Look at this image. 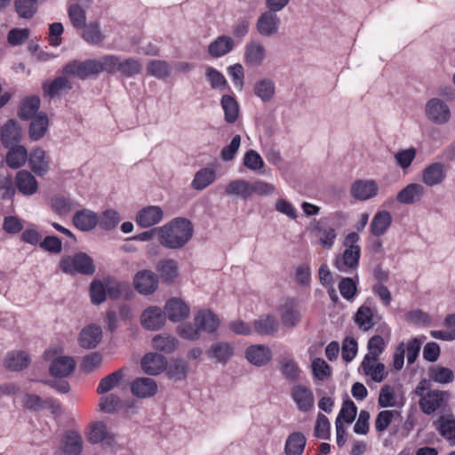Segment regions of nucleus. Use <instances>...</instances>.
Listing matches in <instances>:
<instances>
[{"mask_svg": "<svg viewBox=\"0 0 455 455\" xmlns=\"http://www.w3.org/2000/svg\"><path fill=\"white\" fill-rule=\"evenodd\" d=\"M120 220L119 213L116 210L108 209L99 217L98 224L102 229L111 230L117 226Z\"/></svg>", "mask_w": 455, "mask_h": 455, "instance_id": "obj_59", "label": "nucleus"}, {"mask_svg": "<svg viewBox=\"0 0 455 455\" xmlns=\"http://www.w3.org/2000/svg\"><path fill=\"white\" fill-rule=\"evenodd\" d=\"M392 224V215L387 211H379L373 216L371 224V234L375 237H380L387 233Z\"/></svg>", "mask_w": 455, "mask_h": 455, "instance_id": "obj_31", "label": "nucleus"}, {"mask_svg": "<svg viewBox=\"0 0 455 455\" xmlns=\"http://www.w3.org/2000/svg\"><path fill=\"white\" fill-rule=\"evenodd\" d=\"M81 30V37L91 45H101L106 39V36L100 28V24L97 20L86 23L85 27Z\"/></svg>", "mask_w": 455, "mask_h": 455, "instance_id": "obj_33", "label": "nucleus"}, {"mask_svg": "<svg viewBox=\"0 0 455 455\" xmlns=\"http://www.w3.org/2000/svg\"><path fill=\"white\" fill-rule=\"evenodd\" d=\"M194 228L186 218H174L164 226L157 228L159 243L172 250L183 248L192 238Z\"/></svg>", "mask_w": 455, "mask_h": 455, "instance_id": "obj_2", "label": "nucleus"}, {"mask_svg": "<svg viewBox=\"0 0 455 455\" xmlns=\"http://www.w3.org/2000/svg\"><path fill=\"white\" fill-rule=\"evenodd\" d=\"M245 358L257 367L267 365L273 358V353L269 347L263 344L251 345L245 349Z\"/></svg>", "mask_w": 455, "mask_h": 455, "instance_id": "obj_15", "label": "nucleus"}, {"mask_svg": "<svg viewBox=\"0 0 455 455\" xmlns=\"http://www.w3.org/2000/svg\"><path fill=\"white\" fill-rule=\"evenodd\" d=\"M279 310L282 323L287 328L295 327L301 320L300 312L292 299H287Z\"/></svg>", "mask_w": 455, "mask_h": 455, "instance_id": "obj_29", "label": "nucleus"}, {"mask_svg": "<svg viewBox=\"0 0 455 455\" xmlns=\"http://www.w3.org/2000/svg\"><path fill=\"white\" fill-rule=\"evenodd\" d=\"M235 41L228 36H219L208 45V54L215 59L230 53L235 49Z\"/></svg>", "mask_w": 455, "mask_h": 455, "instance_id": "obj_27", "label": "nucleus"}, {"mask_svg": "<svg viewBox=\"0 0 455 455\" xmlns=\"http://www.w3.org/2000/svg\"><path fill=\"white\" fill-rule=\"evenodd\" d=\"M51 207L59 216H67L78 207V204L68 196L56 195L51 199Z\"/></svg>", "mask_w": 455, "mask_h": 455, "instance_id": "obj_40", "label": "nucleus"}, {"mask_svg": "<svg viewBox=\"0 0 455 455\" xmlns=\"http://www.w3.org/2000/svg\"><path fill=\"white\" fill-rule=\"evenodd\" d=\"M251 183L245 180H235L230 181L225 188L228 196H238L247 199L251 196Z\"/></svg>", "mask_w": 455, "mask_h": 455, "instance_id": "obj_43", "label": "nucleus"}, {"mask_svg": "<svg viewBox=\"0 0 455 455\" xmlns=\"http://www.w3.org/2000/svg\"><path fill=\"white\" fill-rule=\"evenodd\" d=\"M71 83L64 76H59L48 84L44 85V92L53 98L59 96L61 92L70 90Z\"/></svg>", "mask_w": 455, "mask_h": 455, "instance_id": "obj_54", "label": "nucleus"}, {"mask_svg": "<svg viewBox=\"0 0 455 455\" xmlns=\"http://www.w3.org/2000/svg\"><path fill=\"white\" fill-rule=\"evenodd\" d=\"M28 166L32 172L37 176L45 175L51 166L50 157L41 148H34L28 155Z\"/></svg>", "mask_w": 455, "mask_h": 455, "instance_id": "obj_21", "label": "nucleus"}, {"mask_svg": "<svg viewBox=\"0 0 455 455\" xmlns=\"http://www.w3.org/2000/svg\"><path fill=\"white\" fill-rule=\"evenodd\" d=\"M142 65L134 58H120L119 73L127 77L134 76L141 72Z\"/></svg>", "mask_w": 455, "mask_h": 455, "instance_id": "obj_58", "label": "nucleus"}, {"mask_svg": "<svg viewBox=\"0 0 455 455\" xmlns=\"http://www.w3.org/2000/svg\"><path fill=\"white\" fill-rule=\"evenodd\" d=\"M59 266L62 272L71 275H91L95 272L93 259L84 252L63 256Z\"/></svg>", "mask_w": 455, "mask_h": 455, "instance_id": "obj_4", "label": "nucleus"}, {"mask_svg": "<svg viewBox=\"0 0 455 455\" xmlns=\"http://www.w3.org/2000/svg\"><path fill=\"white\" fill-rule=\"evenodd\" d=\"M205 76L214 90H223L226 87L227 80L223 74L212 67H208L205 70Z\"/></svg>", "mask_w": 455, "mask_h": 455, "instance_id": "obj_64", "label": "nucleus"}, {"mask_svg": "<svg viewBox=\"0 0 455 455\" xmlns=\"http://www.w3.org/2000/svg\"><path fill=\"white\" fill-rule=\"evenodd\" d=\"M112 435L108 432L105 423L101 421L94 422L90 427L87 440L91 443H99L104 440H112Z\"/></svg>", "mask_w": 455, "mask_h": 455, "instance_id": "obj_49", "label": "nucleus"}, {"mask_svg": "<svg viewBox=\"0 0 455 455\" xmlns=\"http://www.w3.org/2000/svg\"><path fill=\"white\" fill-rule=\"evenodd\" d=\"M147 70L150 76L158 79H164L170 76L171 66L167 61L154 60L148 62Z\"/></svg>", "mask_w": 455, "mask_h": 455, "instance_id": "obj_56", "label": "nucleus"}, {"mask_svg": "<svg viewBox=\"0 0 455 455\" xmlns=\"http://www.w3.org/2000/svg\"><path fill=\"white\" fill-rule=\"evenodd\" d=\"M430 381L422 379L415 389L419 396V406L426 414H431L443 406L447 399L448 394L443 391L432 390Z\"/></svg>", "mask_w": 455, "mask_h": 455, "instance_id": "obj_3", "label": "nucleus"}, {"mask_svg": "<svg viewBox=\"0 0 455 455\" xmlns=\"http://www.w3.org/2000/svg\"><path fill=\"white\" fill-rule=\"evenodd\" d=\"M164 219V211L160 206L149 205L140 209L135 217L138 226L143 228L158 224Z\"/></svg>", "mask_w": 455, "mask_h": 455, "instance_id": "obj_16", "label": "nucleus"}, {"mask_svg": "<svg viewBox=\"0 0 455 455\" xmlns=\"http://www.w3.org/2000/svg\"><path fill=\"white\" fill-rule=\"evenodd\" d=\"M377 318L375 311L367 304H363L355 314L354 321L360 331L366 332L376 324Z\"/></svg>", "mask_w": 455, "mask_h": 455, "instance_id": "obj_26", "label": "nucleus"}, {"mask_svg": "<svg viewBox=\"0 0 455 455\" xmlns=\"http://www.w3.org/2000/svg\"><path fill=\"white\" fill-rule=\"evenodd\" d=\"M167 366V359L157 353H148L141 359V368L148 375H158L163 372Z\"/></svg>", "mask_w": 455, "mask_h": 455, "instance_id": "obj_25", "label": "nucleus"}, {"mask_svg": "<svg viewBox=\"0 0 455 455\" xmlns=\"http://www.w3.org/2000/svg\"><path fill=\"white\" fill-rule=\"evenodd\" d=\"M15 194L16 187L12 175L0 174V197L4 200H10Z\"/></svg>", "mask_w": 455, "mask_h": 455, "instance_id": "obj_61", "label": "nucleus"}, {"mask_svg": "<svg viewBox=\"0 0 455 455\" xmlns=\"http://www.w3.org/2000/svg\"><path fill=\"white\" fill-rule=\"evenodd\" d=\"M124 378V370L119 369L111 374L108 375L107 377L100 379L98 387L97 392L99 394H105L111 390H113L115 387H116L121 380Z\"/></svg>", "mask_w": 455, "mask_h": 455, "instance_id": "obj_50", "label": "nucleus"}, {"mask_svg": "<svg viewBox=\"0 0 455 455\" xmlns=\"http://www.w3.org/2000/svg\"><path fill=\"white\" fill-rule=\"evenodd\" d=\"M132 394L140 399L154 397L158 392L156 381L148 377L136 378L131 383Z\"/></svg>", "mask_w": 455, "mask_h": 455, "instance_id": "obj_14", "label": "nucleus"}, {"mask_svg": "<svg viewBox=\"0 0 455 455\" xmlns=\"http://www.w3.org/2000/svg\"><path fill=\"white\" fill-rule=\"evenodd\" d=\"M63 73L66 76H76L82 80L90 76L99 74L96 60H87L85 61H70L63 68Z\"/></svg>", "mask_w": 455, "mask_h": 455, "instance_id": "obj_8", "label": "nucleus"}, {"mask_svg": "<svg viewBox=\"0 0 455 455\" xmlns=\"http://www.w3.org/2000/svg\"><path fill=\"white\" fill-rule=\"evenodd\" d=\"M435 426L439 434L447 441L455 444V419L451 416H441Z\"/></svg>", "mask_w": 455, "mask_h": 455, "instance_id": "obj_45", "label": "nucleus"}, {"mask_svg": "<svg viewBox=\"0 0 455 455\" xmlns=\"http://www.w3.org/2000/svg\"><path fill=\"white\" fill-rule=\"evenodd\" d=\"M291 397L295 403L297 409L301 412L311 411L315 404V397L310 387L296 384L291 389Z\"/></svg>", "mask_w": 455, "mask_h": 455, "instance_id": "obj_9", "label": "nucleus"}, {"mask_svg": "<svg viewBox=\"0 0 455 455\" xmlns=\"http://www.w3.org/2000/svg\"><path fill=\"white\" fill-rule=\"evenodd\" d=\"M83 444L82 435L74 430L67 431L61 439V449L67 455H80Z\"/></svg>", "mask_w": 455, "mask_h": 455, "instance_id": "obj_30", "label": "nucleus"}, {"mask_svg": "<svg viewBox=\"0 0 455 455\" xmlns=\"http://www.w3.org/2000/svg\"><path fill=\"white\" fill-rule=\"evenodd\" d=\"M311 243L320 245L325 250L333 247L337 237V231L334 228L327 225L323 220H314L308 228Z\"/></svg>", "mask_w": 455, "mask_h": 455, "instance_id": "obj_5", "label": "nucleus"}, {"mask_svg": "<svg viewBox=\"0 0 455 455\" xmlns=\"http://www.w3.org/2000/svg\"><path fill=\"white\" fill-rule=\"evenodd\" d=\"M361 249H345L340 257L335 260V267L341 272L352 273L359 264Z\"/></svg>", "mask_w": 455, "mask_h": 455, "instance_id": "obj_28", "label": "nucleus"}, {"mask_svg": "<svg viewBox=\"0 0 455 455\" xmlns=\"http://www.w3.org/2000/svg\"><path fill=\"white\" fill-rule=\"evenodd\" d=\"M243 165L251 171L259 172L264 167V161L254 149L248 150L243 159Z\"/></svg>", "mask_w": 455, "mask_h": 455, "instance_id": "obj_63", "label": "nucleus"}, {"mask_svg": "<svg viewBox=\"0 0 455 455\" xmlns=\"http://www.w3.org/2000/svg\"><path fill=\"white\" fill-rule=\"evenodd\" d=\"M378 193L379 186L374 180H356L350 187V195L357 201H367Z\"/></svg>", "mask_w": 455, "mask_h": 455, "instance_id": "obj_12", "label": "nucleus"}, {"mask_svg": "<svg viewBox=\"0 0 455 455\" xmlns=\"http://www.w3.org/2000/svg\"><path fill=\"white\" fill-rule=\"evenodd\" d=\"M102 339V331L100 327L92 324L84 327L79 335V344L84 348L95 347Z\"/></svg>", "mask_w": 455, "mask_h": 455, "instance_id": "obj_36", "label": "nucleus"}, {"mask_svg": "<svg viewBox=\"0 0 455 455\" xmlns=\"http://www.w3.org/2000/svg\"><path fill=\"white\" fill-rule=\"evenodd\" d=\"M307 443V438L301 432L290 434L285 441V455H302Z\"/></svg>", "mask_w": 455, "mask_h": 455, "instance_id": "obj_38", "label": "nucleus"}, {"mask_svg": "<svg viewBox=\"0 0 455 455\" xmlns=\"http://www.w3.org/2000/svg\"><path fill=\"white\" fill-rule=\"evenodd\" d=\"M156 270L164 282H172L179 274L178 265L174 259H163L158 262Z\"/></svg>", "mask_w": 455, "mask_h": 455, "instance_id": "obj_47", "label": "nucleus"}, {"mask_svg": "<svg viewBox=\"0 0 455 455\" xmlns=\"http://www.w3.org/2000/svg\"><path fill=\"white\" fill-rule=\"evenodd\" d=\"M207 356L220 364H227L235 355L233 344L226 341L213 343L206 351Z\"/></svg>", "mask_w": 455, "mask_h": 455, "instance_id": "obj_20", "label": "nucleus"}, {"mask_svg": "<svg viewBox=\"0 0 455 455\" xmlns=\"http://www.w3.org/2000/svg\"><path fill=\"white\" fill-rule=\"evenodd\" d=\"M21 139L22 129L16 120L9 119L0 127V141L4 148L19 144Z\"/></svg>", "mask_w": 455, "mask_h": 455, "instance_id": "obj_17", "label": "nucleus"}, {"mask_svg": "<svg viewBox=\"0 0 455 455\" xmlns=\"http://www.w3.org/2000/svg\"><path fill=\"white\" fill-rule=\"evenodd\" d=\"M99 216L96 212L83 209L76 212L73 224L81 231H91L98 225Z\"/></svg>", "mask_w": 455, "mask_h": 455, "instance_id": "obj_35", "label": "nucleus"}, {"mask_svg": "<svg viewBox=\"0 0 455 455\" xmlns=\"http://www.w3.org/2000/svg\"><path fill=\"white\" fill-rule=\"evenodd\" d=\"M189 312V307L182 299L178 298L170 299L166 302L164 310L165 318H168L173 323L185 320L188 317Z\"/></svg>", "mask_w": 455, "mask_h": 455, "instance_id": "obj_22", "label": "nucleus"}, {"mask_svg": "<svg viewBox=\"0 0 455 455\" xmlns=\"http://www.w3.org/2000/svg\"><path fill=\"white\" fill-rule=\"evenodd\" d=\"M267 57V48L259 41L251 40L244 45L243 58L247 68H259L262 66Z\"/></svg>", "mask_w": 455, "mask_h": 455, "instance_id": "obj_7", "label": "nucleus"}, {"mask_svg": "<svg viewBox=\"0 0 455 455\" xmlns=\"http://www.w3.org/2000/svg\"><path fill=\"white\" fill-rule=\"evenodd\" d=\"M5 155V163L12 169H20L25 165L28 159L27 148L20 144L8 148Z\"/></svg>", "mask_w": 455, "mask_h": 455, "instance_id": "obj_34", "label": "nucleus"}, {"mask_svg": "<svg viewBox=\"0 0 455 455\" xmlns=\"http://www.w3.org/2000/svg\"><path fill=\"white\" fill-rule=\"evenodd\" d=\"M55 353V349L49 348L44 354V357L46 361H52L49 369L50 373L55 377L68 376L74 371L76 367L74 359L70 356H58L53 358Z\"/></svg>", "mask_w": 455, "mask_h": 455, "instance_id": "obj_6", "label": "nucleus"}, {"mask_svg": "<svg viewBox=\"0 0 455 455\" xmlns=\"http://www.w3.org/2000/svg\"><path fill=\"white\" fill-rule=\"evenodd\" d=\"M426 194L424 186L420 183H410L396 195V201L402 204H413L421 201Z\"/></svg>", "mask_w": 455, "mask_h": 455, "instance_id": "obj_23", "label": "nucleus"}, {"mask_svg": "<svg viewBox=\"0 0 455 455\" xmlns=\"http://www.w3.org/2000/svg\"><path fill=\"white\" fill-rule=\"evenodd\" d=\"M165 315L158 307H149L141 315L140 322L144 328L156 331L162 328L165 323Z\"/></svg>", "mask_w": 455, "mask_h": 455, "instance_id": "obj_24", "label": "nucleus"}, {"mask_svg": "<svg viewBox=\"0 0 455 455\" xmlns=\"http://www.w3.org/2000/svg\"><path fill=\"white\" fill-rule=\"evenodd\" d=\"M194 320L200 331H202L208 333L215 332L220 325V320L218 316L208 309L200 310L195 315Z\"/></svg>", "mask_w": 455, "mask_h": 455, "instance_id": "obj_32", "label": "nucleus"}, {"mask_svg": "<svg viewBox=\"0 0 455 455\" xmlns=\"http://www.w3.org/2000/svg\"><path fill=\"white\" fill-rule=\"evenodd\" d=\"M68 19L72 26L81 30L86 25V12L84 9L78 4H70L68 8Z\"/></svg>", "mask_w": 455, "mask_h": 455, "instance_id": "obj_52", "label": "nucleus"}, {"mask_svg": "<svg viewBox=\"0 0 455 455\" xmlns=\"http://www.w3.org/2000/svg\"><path fill=\"white\" fill-rule=\"evenodd\" d=\"M387 343L380 335L372 336L367 342V353L363 356L358 371L376 383L382 382L387 377V371L379 356L385 351Z\"/></svg>", "mask_w": 455, "mask_h": 455, "instance_id": "obj_1", "label": "nucleus"}, {"mask_svg": "<svg viewBox=\"0 0 455 455\" xmlns=\"http://www.w3.org/2000/svg\"><path fill=\"white\" fill-rule=\"evenodd\" d=\"M426 115L431 122L436 124H444L451 117V111L442 100L433 98L426 104Z\"/></svg>", "mask_w": 455, "mask_h": 455, "instance_id": "obj_11", "label": "nucleus"}, {"mask_svg": "<svg viewBox=\"0 0 455 455\" xmlns=\"http://www.w3.org/2000/svg\"><path fill=\"white\" fill-rule=\"evenodd\" d=\"M30 362L29 355L24 351H12L7 354L4 365L11 371H21Z\"/></svg>", "mask_w": 455, "mask_h": 455, "instance_id": "obj_44", "label": "nucleus"}, {"mask_svg": "<svg viewBox=\"0 0 455 455\" xmlns=\"http://www.w3.org/2000/svg\"><path fill=\"white\" fill-rule=\"evenodd\" d=\"M280 371L282 374L291 381H297L301 373V370L292 358H283L280 362Z\"/></svg>", "mask_w": 455, "mask_h": 455, "instance_id": "obj_55", "label": "nucleus"}, {"mask_svg": "<svg viewBox=\"0 0 455 455\" xmlns=\"http://www.w3.org/2000/svg\"><path fill=\"white\" fill-rule=\"evenodd\" d=\"M275 83L269 78H263L257 81L253 87L254 94L263 102L270 101L275 95Z\"/></svg>", "mask_w": 455, "mask_h": 455, "instance_id": "obj_46", "label": "nucleus"}, {"mask_svg": "<svg viewBox=\"0 0 455 455\" xmlns=\"http://www.w3.org/2000/svg\"><path fill=\"white\" fill-rule=\"evenodd\" d=\"M278 322L275 316L266 315L253 323V330L259 335L262 336H272L278 330Z\"/></svg>", "mask_w": 455, "mask_h": 455, "instance_id": "obj_39", "label": "nucleus"}, {"mask_svg": "<svg viewBox=\"0 0 455 455\" xmlns=\"http://www.w3.org/2000/svg\"><path fill=\"white\" fill-rule=\"evenodd\" d=\"M447 177V168L444 164L434 162L427 164L421 173V181L427 187H436L441 185Z\"/></svg>", "mask_w": 455, "mask_h": 455, "instance_id": "obj_10", "label": "nucleus"}, {"mask_svg": "<svg viewBox=\"0 0 455 455\" xmlns=\"http://www.w3.org/2000/svg\"><path fill=\"white\" fill-rule=\"evenodd\" d=\"M48 118L44 114H39L34 118L29 127V138L32 140H38L44 137L48 129Z\"/></svg>", "mask_w": 455, "mask_h": 455, "instance_id": "obj_51", "label": "nucleus"}, {"mask_svg": "<svg viewBox=\"0 0 455 455\" xmlns=\"http://www.w3.org/2000/svg\"><path fill=\"white\" fill-rule=\"evenodd\" d=\"M40 107V99L37 96L25 98L19 108V116L21 119L28 120L34 117Z\"/></svg>", "mask_w": 455, "mask_h": 455, "instance_id": "obj_48", "label": "nucleus"}, {"mask_svg": "<svg viewBox=\"0 0 455 455\" xmlns=\"http://www.w3.org/2000/svg\"><path fill=\"white\" fill-rule=\"evenodd\" d=\"M224 112V119L228 124H234L239 116V104L236 100L228 94H224L220 100Z\"/></svg>", "mask_w": 455, "mask_h": 455, "instance_id": "obj_42", "label": "nucleus"}, {"mask_svg": "<svg viewBox=\"0 0 455 455\" xmlns=\"http://www.w3.org/2000/svg\"><path fill=\"white\" fill-rule=\"evenodd\" d=\"M430 380L439 384H448L454 379L453 371L441 365L431 366L428 370Z\"/></svg>", "mask_w": 455, "mask_h": 455, "instance_id": "obj_53", "label": "nucleus"}, {"mask_svg": "<svg viewBox=\"0 0 455 455\" xmlns=\"http://www.w3.org/2000/svg\"><path fill=\"white\" fill-rule=\"evenodd\" d=\"M217 179L216 171L211 167L199 169L194 175L191 181L193 189L202 191L214 183Z\"/></svg>", "mask_w": 455, "mask_h": 455, "instance_id": "obj_37", "label": "nucleus"}, {"mask_svg": "<svg viewBox=\"0 0 455 455\" xmlns=\"http://www.w3.org/2000/svg\"><path fill=\"white\" fill-rule=\"evenodd\" d=\"M151 343L156 350L165 354L174 352L179 346V340L174 336L166 333L156 335L152 339Z\"/></svg>", "mask_w": 455, "mask_h": 455, "instance_id": "obj_41", "label": "nucleus"}, {"mask_svg": "<svg viewBox=\"0 0 455 455\" xmlns=\"http://www.w3.org/2000/svg\"><path fill=\"white\" fill-rule=\"evenodd\" d=\"M281 20L275 14V12L268 10L258 18L256 28L260 36L269 37L278 32Z\"/></svg>", "mask_w": 455, "mask_h": 455, "instance_id": "obj_13", "label": "nucleus"}, {"mask_svg": "<svg viewBox=\"0 0 455 455\" xmlns=\"http://www.w3.org/2000/svg\"><path fill=\"white\" fill-rule=\"evenodd\" d=\"M121 399L114 394L103 395L100 399L99 409L105 413H114L121 408Z\"/></svg>", "mask_w": 455, "mask_h": 455, "instance_id": "obj_60", "label": "nucleus"}, {"mask_svg": "<svg viewBox=\"0 0 455 455\" xmlns=\"http://www.w3.org/2000/svg\"><path fill=\"white\" fill-rule=\"evenodd\" d=\"M356 413L357 408L354 402L351 400H347L342 404V407L336 419V422H345L347 424L352 423L355 419Z\"/></svg>", "mask_w": 455, "mask_h": 455, "instance_id": "obj_62", "label": "nucleus"}, {"mask_svg": "<svg viewBox=\"0 0 455 455\" xmlns=\"http://www.w3.org/2000/svg\"><path fill=\"white\" fill-rule=\"evenodd\" d=\"M99 74L101 72L117 73L120 68V57L116 55H105L96 60Z\"/></svg>", "mask_w": 455, "mask_h": 455, "instance_id": "obj_57", "label": "nucleus"}, {"mask_svg": "<svg viewBox=\"0 0 455 455\" xmlns=\"http://www.w3.org/2000/svg\"><path fill=\"white\" fill-rule=\"evenodd\" d=\"M16 190L25 196L35 195L39 188L38 181L31 172L27 170L19 171L14 178Z\"/></svg>", "mask_w": 455, "mask_h": 455, "instance_id": "obj_19", "label": "nucleus"}, {"mask_svg": "<svg viewBox=\"0 0 455 455\" xmlns=\"http://www.w3.org/2000/svg\"><path fill=\"white\" fill-rule=\"evenodd\" d=\"M133 283L140 294H151L158 287V276L151 270H141L135 275Z\"/></svg>", "mask_w": 455, "mask_h": 455, "instance_id": "obj_18", "label": "nucleus"}]
</instances>
